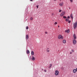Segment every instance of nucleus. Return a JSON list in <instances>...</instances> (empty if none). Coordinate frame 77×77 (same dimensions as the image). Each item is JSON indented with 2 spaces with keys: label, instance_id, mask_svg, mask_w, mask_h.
<instances>
[{
  "label": "nucleus",
  "instance_id": "obj_1",
  "mask_svg": "<svg viewBox=\"0 0 77 77\" xmlns=\"http://www.w3.org/2000/svg\"><path fill=\"white\" fill-rule=\"evenodd\" d=\"M73 27L75 29L76 27H77V22L74 23Z\"/></svg>",
  "mask_w": 77,
  "mask_h": 77
},
{
  "label": "nucleus",
  "instance_id": "obj_2",
  "mask_svg": "<svg viewBox=\"0 0 77 77\" xmlns=\"http://www.w3.org/2000/svg\"><path fill=\"white\" fill-rule=\"evenodd\" d=\"M58 38L59 39H62L63 38V37L61 35H59L58 36Z\"/></svg>",
  "mask_w": 77,
  "mask_h": 77
},
{
  "label": "nucleus",
  "instance_id": "obj_3",
  "mask_svg": "<svg viewBox=\"0 0 77 77\" xmlns=\"http://www.w3.org/2000/svg\"><path fill=\"white\" fill-rule=\"evenodd\" d=\"M73 45H75V44H76V43H77V42L75 39H73Z\"/></svg>",
  "mask_w": 77,
  "mask_h": 77
},
{
  "label": "nucleus",
  "instance_id": "obj_4",
  "mask_svg": "<svg viewBox=\"0 0 77 77\" xmlns=\"http://www.w3.org/2000/svg\"><path fill=\"white\" fill-rule=\"evenodd\" d=\"M55 75H59V71L57 70H56L55 71Z\"/></svg>",
  "mask_w": 77,
  "mask_h": 77
},
{
  "label": "nucleus",
  "instance_id": "obj_5",
  "mask_svg": "<svg viewBox=\"0 0 77 77\" xmlns=\"http://www.w3.org/2000/svg\"><path fill=\"white\" fill-rule=\"evenodd\" d=\"M60 6H63V2H61V3H60L59 4Z\"/></svg>",
  "mask_w": 77,
  "mask_h": 77
},
{
  "label": "nucleus",
  "instance_id": "obj_6",
  "mask_svg": "<svg viewBox=\"0 0 77 77\" xmlns=\"http://www.w3.org/2000/svg\"><path fill=\"white\" fill-rule=\"evenodd\" d=\"M65 15V12H63L60 14V16L62 17V16H63Z\"/></svg>",
  "mask_w": 77,
  "mask_h": 77
},
{
  "label": "nucleus",
  "instance_id": "obj_7",
  "mask_svg": "<svg viewBox=\"0 0 77 77\" xmlns=\"http://www.w3.org/2000/svg\"><path fill=\"white\" fill-rule=\"evenodd\" d=\"M26 39H29V35L28 34H27L26 37Z\"/></svg>",
  "mask_w": 77,
  "mask_h": 77
},
{
  "label": "nucleus",
  "instance_id": "obj_8",
  "mask_svg": "<svg viewBox=\"0 0 77 77\" xmlns=\"http://www.w3.org/2000/svg\"><path fill=\"white\" fill-rule=\"evenodd\" d=\"M65 32L66 33H69V29H68L67 30H66L65 31Z\"/></svg>",
  "mask_w": 77,
  "mask_h": 77
},
{
  "label": "nucleus",
  "instance_id": "obj_9",
  "mask_svg": "<svg viewBox=\"0 0 77 77\" xmlns=\"http://www.w3.org/2000/svg\"><path fill=\"white\" fill-rule=\"evenodd\" d=\"M73 37L75 39H76V35H75V34H74L73 35Z\"/></svg>",
  "mask_w": 77,
  "mask_h": 77
},
{
  "label": "nucleus",
  "instance_id": "obj_10",
  "mask_svg": "<svg viewBox=\"0 0 77 77\" xmlns=\"http://www.w3.org/2000/svg\"><path fill=\"white\" fill-rule=\"evenodd\" d=\"M70 17L72 19H73V16H72V13L70 14Z\"/></svg>",
  "mask_w": 77,
  "mask_h": 77
},
{
  "label": "nucleus",
  "instance_id": "obj_11",
  "mask_svg": "<svg viewBox=\"0 0 77 77\" xmlns=\"http://www.w3.org/2000/svg\"><path fill=\"white\" fill-rule=\"evenodd\" d=\"M32 59L33 60H35V57H34V56H32Z\"/></svg>",
  "mask_w": 77,
  "mask_h": 77
},
{
  "label": "nucleus",
  "instance_id": "obj_12",
  "mask_svg": "<svg viewBox=\"0 0 77 77\" xmlns=\"http://www.w3.org/2000/svg\"><path fill=\"white\" fill-rule=\"evenodd\" d=\"M76 70L75 69H74L73 70V72L74 73H75L76 72Z\"/></svg>",
  "mask_w": 77,
  "mask_h": 77
},
{
  "label": "nucleus",
  "instance_id": "obj_13",
  "mask_svg": "<svg viewBox=\"0 0 77 77\" xmlns=\"http://www.w3.org/2000/svg\"><path fill=\"white\" fill-rule=\"evenodd\" d=\"M31 53V55H32V56H33V55H34V52H33V51H32Z\"/></svg>",
  "mask_w": 77,
  "mask_h": 77
},
{
  "label": "nucleus",
  "instance_id": "obj_14",
  "mask_svg": "<svg viewBox=\"0 0 77 77\" xmlns=\"http://www.w3.org/2000/svg\"><path fill=\"white\" fill-rule=\"evenodd\" d=\"M26 53L27 54H29V53H30V51H29V50H27L26 51Z\"/></svg>",
  "mask_w": 77,
  "mask_h": 77
},
{
  "label": "nucleus",
  "instance_id": "obj_15",
  "mask_svg": "<svg viewBox=\"0 0 77 77\" xmlns=\"http://www.w3.org/2000/svg\"><path fill=\"white\" fill-rule=\"evenodd\" d=\"M63 43L64 44H65V43H66V40H64L63 41Z\"/></svg>",
  "mask_w": 77,
  "mask_h": 77
},
{
  "label": "nucleus",
  "instance_id": "obj_16",
  "mask_svg": "<svg viewBox=\"0 0 77 77\" xmlns=\"http://www.w3.org/2000/svg\"><path fill=\"white\" fill-rule=\"evenodd\" d=\"M47 51L48 52H49L50 51L49 50V48H48L47 49Z\"/></svg>",
  "mask_w": 77,
  "mask_h": 77
},
{
  "label": "nucleus",
  "instance_id": "obj_17",
  "mask_svg": "<svg viewBox=\"0 0 77 77\" xmlns=\"http://www.w3.org/2000/svg\"><path fill=\"white\" fill-rule=\"evenodd\" d=\"M66 21L67 22H68V21H69V19H66Z\"/></svg>",
  "mask_w": 77,
  "mask_h": 77
},
{
  "label": "nucleus",
  "instance_id": "obj_18",
  "mask_svg": "<svg viewBox=\"0 0 77 77\" xmlns=\"http://www.w3.org/2000/svg\"><path fill=\"white\" fill-rule=\"evenodd\" d=\"M52 66V64H50V66L49 67V68H51Z\"/></svg>",
  "mask_w": 77,
  "mask_h": 77
},
{
  "label": "nucleus",
  "instance_id": "obj_19",
  "mask_svg": "<svg viewBox=\"0 0 77 77\" xmlns=\"http://www.w3.org/2000/svg\"><path fill=\"white\" fill-rule=\"evenodd\" d=\"M26 30H28V29H29V27L26 26Z\"/></svg>",
  "mask_w": 77,
  "mask_h": 77
},
{
  "label": "nucleus",
  "instance_id": "obj_20",
  "mask_svg": "<svg viewBox=\"0 0 77 77\" xmlns=\"http://www.w3.org/2000/svg\"><path fill=\"white\" fill-rule=\"evenodd\" d=\"M57 24V22H55L54 23V24H55V25H56V24Z\"/></svg>",
  "mask_w": 77,
  "mask_h": 77
},
{
  "label": "nucleus",
  "instance_id": "obj_21",
  "mask_svg": "<svg viewBox=\"0 0 77 77\" xmlns=\"http://www.w3.org/2000/svg\"><path fill=\"white\" fill-rule=\"evenodd\" d=\"M72 53H74V50L72 49Z\"/></svg>",
  "mask_w": 77,
  "mask_h": 77
},
{
  "label": "nucleus",
  "instance_id": "obj_22",
  "mask_svg": "<svg viewBox=\"0 0 77 77\" xmlns=\"http://www.w3.org/2000/svg\"><path fill=\"white\" fill-rule=\"evenodd\" d=\"M63 18H65V19L66 18V16H64L63 17Z\"/></svg>",
  "mask_w": 77,
  "mask_h": 77
},
{
  "label": "nucleus",
  "instance_id": "obj_23",
  "mask_svg": "<svg viewBox=\"0 0 77 77\" xmlns=\"http://www.w3.org/2000/svg\"><path fill=\"white\" fill-rule=\"evenodd\" d=\"M30 20H33V17H31L30 19Z\"/></svg>",
  "mask_w": 77,
  "mask_h": 77
},
{
  "label": "nucleus",
  "instance_id": "obj_24",
  "mask_svg": "<svg viewBox=\"0 0 77 77\" xmlns=\"http://www.w3.org/2000/svg\"><path fill=\"white\" fill-rule=\"evenodd\" d=\"M61 11H62L61 10H59V12H61Z\"/></svg>",
  "mask_w": 77,
  "mask_h": 77
},
{
  "label": "nucleus",
  "instance_id": "obj_25",
  "mask_svg": "<svg viewBox=\"0 0 77 77\" xmlns=\"http://www.w3.org/2000/svg\"><path fill=\"white\" fill-rule=\"evenodd\" d=\"M70 1L71 3H72V0H70Z\"/></svg>",
  "mask_w": 77,
  "mask_h": 77
},
{
  "label": "nucleus",
  "instance_id": "obj_26",
  "mask_svg": "<svg viewBox=\"0 0 77 77\" xmlns=\"http://www.w3.org/2000/svg\"><path fill=\"white\" fill-rule=\"evenodd\" d=\"M52 16H53V15H54V13H53L52 14Z\"/></svg>",
  "mask_w": 77,
  "mask_h": 77
},
{
  "label": "nucleus",
  "instance_id": "obj_27",
  "mask_svg": "<svg viewBox=\"0 0 77 77\" xmlns=\"http://www.w3.org/2000/svg\"><path fill=\"white\" fill-rule=\"evenodd\" d=\"M45 34H47L48 33V32H45Z\"/></svg>",
  "mask_w": 77,
  "mask_h": 77
},
{
  "label": "nucleus",
  "instance_id": "obj_28",
  "mask_svg": "<svg viewBox=\"0 0 77 77\" xmlns=\"http://www.w3.org/2000/svg\"><path fill=\"white\" fill-rule=\"evenodd\" d=\"M68 23H71V21H68Z\"/></svg>",
  "mask_w": 77,
  "mask_h": 77
},
{
  "label": "nucleus",
  "instance_id": "obj_29",
  "mask_svg": "<svg viewBox=\"0 0 77 77\" xmlns=\"http://www.w3.org/2000/svg\"><path fill=\"white\" fill-rule=\"evenodd\" d=\"M67 18H70V17L69 16H68Z\"/></svg>",
  "mask_w": 77,
  "mask_h": 77
},
{
  "label": "nucleus",
  "instance_id": "obj_30",
  "mask_svg": "<svg viewBox=\"0 0 77 77\" xmlns=\"http://www.w3.org/2000/svg\"><path fill=\"white\" fill-rule=\"evenodd\" d=\"M36 6V7H37V9H38V6Z\"/></svg>",
  "mask_w": 77,
  "mask_h": 77
},
{
  "label": "nucleus",
  "instance_id": "obj_31",
  "mask_svg": "<svg viewBox=\"0 0 77 77\" xmlns=\"http://www.w3.org/2000/svg\"><path fill=\"white\" fill-rule=\"evenodd\" d=\"M44 71H45V72H47V70L45 69V70H44Z\"/></svg>",
  "mask_w": 77,
  "mask_h": 77
},
{
  "label": "nucleus",
  "instance_id": "obj_32",
  "mask_svg": "<svg viewBox=\"0 0 77 77\" xmlns=\"http://www.w3.org/2000/svg\"><path fill=\"white\" fill-rule=\"evenodd\" d=\"M70 54H72V52H70Z\"/></svg>",
  "mask_w": 77,
  "mask_h": 77
},
{
  "label": "nucleus",
  "instance_id": "obj_33",
  "mask_svg": "<svg viewBox=\"0 0 77 77\" xmlns=\"http://www.w3.org/2000/svg\"><path fill=\"white\" fill-rule=\"evenodd\" d=\"M75 69H76V71L77 72V68H76Z\"/></svg>",
  "mask_w": 77,
  "mask_h": 77
},
{
  "label": "nucleus",
  "instance_id": "obj_34",
  "mask_svg": "<svg viewBox=\"0 0 77 77\" xmlns=\"http://www.w3.org/2000/svg\"><path fill=\"white\" fill-rule=\"evenodd\" d=\"M30 1H31V2H32V1H33V0H30Z\"/></svg>",
  "mask_w": 77,
  "mask_h": 77
},
{
  "label": "nucleus",
  "instance_id": "obj_35",
  "mask_svg": "<svg viewBox=\"0 0 77 77\" xmlns=\"http://www.w3.org/2000/svg\"><path fill=\"white\" fill-rule=\"evenodd\" d=\"M54 1H56L57 0H54Z\"/></svg>",
  "mask_w": 77,
  "mask_h": 77
},
{
  "label": "nucleus",
  "instance_id": "obj_36",
  "mask_svg": "<svg viewBox=\"0 0 77 77\" xmlns=\"http://www.w3.org/2000/svg\"><path fill=\"white\" fill-rule=\"evenodd\" d=\"M58 27H59V26H58Z\"/></svg>",
  "mask_w": 77,
  "mask_h": 77
},
{
  "label": "nucleus",
  "instance_id": "obj_37",
  "mask_svg": "<svg viewBox=\"0 0 77 77\" xmlns=\"http://www.w3.org/2000/svg\"><path fill=\"white\" fill-rule=\"evenodd\" d=\"M70 9V7H69V9Z\"/></svg>",
  "mask_w": 77,
  "mask_h": 77
},
{
  "label": "nucleus",
  "instance_id": "obj_38",
  "mask_svg": "<svg viewBox=\"0 0 77 77\" xmlns=\"http://www.w3.org/2000/svg\"><path fill=\"white\" fill-rule=\"evenodd\" d=\"M60 0V1H61V0Z\"/></svg>",
  "mask_w": 77,
  "mask_h": 77
}]
</instances>
